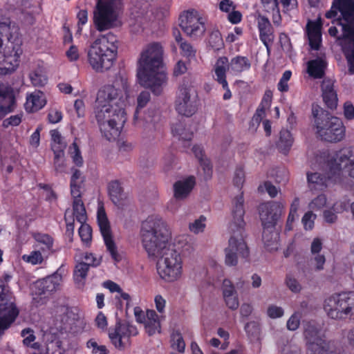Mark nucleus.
<instances>
[{
  "label": "nucleus",
  "mask_w": 354,
  "mask_h": 354,
  "mask_svg": "<svg viewBox=\"0 0 354 354\" xmlns=\"http://www.w3.org/2000/svg\"><path fill=\"white\" fill-rule=\"evenodd\" d=\"M322 24L317 21H309L307 24V35H322Z\"/></svg>",
  "instance_id": "obj_57"
},
{
  "label": "nucleus",
  "mask_w": 354,
  "mask_h": 354,
  "mask_svg": "<svg viewBox=\"0 0 354 354\" xmlns=\"http://www.w3.org/2000/svg\"><path fill=\"white\" fill-rule=\"evenodd\" d=\"M192 151L196 158L198 160L199 164L204 172L205 179L209 180L212 175V165L209 159L205 157L204 150L201 145H194L192 147Z\"/></svg>",
  "instance_id": "obj_27"
},
{
  "label": "nucleus",
  "mask_w": 354,
  "mask_h": 354,
  "mask_svg": "<svg viewBox=\"0 0 354 354\" xmlns=\"http://www.w3.org/2000/svg\"><path fill=\"white\" fill-rule=\"evenodd\" d=\"M245 180V174L242 167H238L236 169L233 178L234 185L239 189H241Z\"/></svg>",
  "instance_id": "obj_56"
},
{
  "label": "nucleus",
  "mask_w": 354,
  "mask_h": 354,
  "mask_svg": "<svg viewBox=\"0 0 354 354\" xmlns=\"http://www.w3.org/2000/svg\"><path fill=\"white\" fill-rule=\"evenodd\" d=\"M16 105L15 97L12 88L0 84V120L7 114L14 111Z\"/></svg>",
  "instance_id": "obj_22"
},
{
  "label": "nucleus",
  "mask_w": 354,
  "mask_h": 354,
  "mask_svg": "<svg viewBox=\"0 0 354 354\" xmlns=\"http://www.w3.org/2000/svg\"><path fill=\"white\" fill-rule=\"evenodd\" d=\"M317 136L328 142H338L345 137L346 129L341 119L320 106L313 108Z\"/></svg>",
  "instance_id": "obj_6"
},
{
  "label": "nucleus",
  "mask_w": 354,
  "mask_h": 354,
  "mask_svg": "<svg viewBox=\"0 0 354 354\" xmlns=\"http://www.w3.org/2000/svg\"><path fill=\"white\" fill-rule=\"evenodd\" d=\"M284 207L282 203L277 201L261 204L259 206V216L263 227L262 239L268 250H277L278 248L279 234L274 230Z\"/></svg>",
  "instance_id": "obj_7"
},
{
  "label": "nucleus",
  "mask_w": 354,
  "mask_h": 354,
  "mask_svg": "<svg viewBox=\"0 0 354 354\" xmlns=\"http://www.w3.org/2000/svg\"><path fill=\"white\" fill-rule=\"evenodd\" d=\"M23 114H17L11 115L3 121L2 126L4 128H8L10 126L17 127L20 124L22 120Z\"/></svg>",
  "instance_id": "obj_55"
},
{
  "label": "nucleus",
  "mask_w": 354,
  "mask_h": 354,
  "mask_svg": "<svg viewBox=\"0 0 354 354\" xmlns=\"http://www.w3.org/2000/svg\"><path fill=\"white\" fill-rule=\"evenodd\" d=\"M207 46L214 51H218L224 47L222 35L218 30H212L207 39Z\"/></svg>",
  "instance_id": "obj_36"
},
{
  "label": "nucleus",
  "mask_w": 354,
  "mask_h": 354,
  "mask_svg": "<svg viewBox=\"0 0 354 354\" xmlns=\"http://www.w3.org/2000/svg\"><path fill=\"white\" fill-rule=\"evenodd\" d=\"M145 327L146 333L149 336L154 335L156 333H160L161 331V325L160 319L146 320Z\"/></svg>",
  "instance_id": "obj_49"
},
{
  "label": "nucleus",
  "mask_w": 354,
  "mask_h": 354,
  "mask_svg": "<svg viewBox=\"0 0 354 354\" xmlns=\"http://www.w3.org/2000/svg\"><path fill=\"white\" fill-rule=\"evenodd\" d=\"M86 348L91 354H109V351L105 345L99 344L95 338H91L86 342Z\"/></svg>",
  "instance_id": "obj_41"
},
{
  "label": "nucleus",
  "mask_w": 354,
  "mask_h": 354,
  "mask_svg": "<svg viewBox=\"0 0 354 354\" xmlns=\"http://www.w3.org/2000/svg\"><path fill=\"white\" fill-rule=\"evenodd\" d=\"M171 131L174 136H178L180 140L189 143L193 138V132L187 129L181 122L173 124Z\"/></svg>",
  "instance_id": "obj_35"
},
{
  "label": "nucleus",
  "mask_w": 354,
  "mask_h": 354,
  "mask_svg": "<svg viewBox=\"0 0 354 354\" xmlns=\"http://www.w3.org/2000/svg\"><path fill=\"white\" fill-rule=\"evenodd\" d=\"M117 2L118 0H99L94 19L98 30L102 31L109 28L115 20Z\"/></svg>",
  "instance_id": "obj_15"
},
{
  "label": "nucleus",
  "mask_w": 354,
  "mask_h": 354,
  "mask_svg": "<svg viewBox=\"0 0 354 354\" xmlns=\"http://www.w3.org/2000/svg\"><path fill=\"white\" fill-rule=\"evenodd\" d=\"M19 310L15 304L12 292L0 279V337L18 317Z\"/></svg>",
  "instance_id": "obj_10"
},
{
  "label": "nucleus",
  "mask_w": 354,
  "mask_h": 354,
  "mask_svg": "<svg viewBox=\"0 0 354 354\" xmlns=\"http://www.w3.org/2000/svg\"><path fill=\"white\" fill-rule=\"evenodd\" d=\"M30 81L35 86H44L48 81L47 77L41 71H34L29 75Z\"/></svg>",
  "instance_id": "obj_46"
},
{
  "label": "nucleus",
  "mask_w": 354,
  "mask_h": 354,
  "mask_svg": "<svg viewBox=\"0 0 354 354\" xmlns=\"http://www.w3.org/2000/svg\"><path fill=\"white\" fill-rule=\"evenodd\" d=\"M324 310L335 320H354V291L336 292L324 299Z\"/></svg>",
  "instance_id": "obj_8"
},
{
  "label": "nucleus",
  "mask_w": 354,
  "mask_h": 354,
  "mask_svg": "<svg viewBox=\"0 0 354 354\" xmlns=\"http://www.w3.org/2000/svg\"><path fill=\"white\" fill-rule=\"evenodd\" d=\"M128 87L127 75L120 71L113 84L105 85L97 92L95 118L102 134L109 141L120 136L127 120L124 106Z\"/></svg>",
  "instance_id": "obj_2"
},
{
  "label": "nucleus",
  "mask_w": 354,
  "mask_h": 354,
  "mask_svg": "<svg viewBox=\"0 0 354 354\" xmlns=\"http://www.w3.org/2000/svg\"><path fill=\"white\" fill-rule=\"evenodd\" d=\"M236 294H237L236 291L231 281L227 279H224L223 282V297H227Z\"/></svg>",
  "instance_id": "obj_60"
},
{
  "label": "nucleus",
  "mask_w": 354,
  "mask_h": 354,
  "mask_svg": "<svg viewBox=\"0 0 354 354\" xmlns=\"http://www.w3.org/2000/svg\"><path fill=\"white\" fill-rule=\"evenodd\" d=\"M163 50L159 43L150 44L141 53L138 62L139 84L149 88L156 95L162 92V85L167 80L166 73L160 71L162 64Z\"/></svg>",
  "instance_id": "obj_3"
},
{
  "label": "nucleus",
  "mask_w": 354,
  "mask_h": 354,
  "mask_svg": "<svg viewBox=\"0 0 354 354\" xmlns=\"http://www.w3.org/2000/svg\"><path fill=\"white\" fill-rule=\"evenodd\" d=\"M322 96L325 105L330 109L337 108L338 97L337 91L334 88V82L330 79H325L321 84Z\"/></svg>",
  "instance_id": "obj_23"
},
{
  "label": "nucleus",
  "mask_w": 354,
  "mask_h": 354,
  "mask_svg": "<svg viewBox=\"0 0 354 354\" xmlns=\"http://www.w3.org/2000/svg\"><path fill=\"white\" fill-rule=\"evenodd\" d=\"M89 268L87 264L79 262L76 264L73 271V279L75 283L84 286L87 277Z\"/></svg>",
  "instance_id": "obj_37"
},
{
  "label": "nucleus",
  "mask_w": 354,
  "mask_h": 354,
  "mask_svg": "<svg viewBox=\"0 0 354 354\" xmlns=\"http://www.w3.org/2000/svg\"><path fill=\"white\" fill-rule=\"evenodd\" d=\"M43 253L40 250H35L29 255H24L23 259L32 265L41 264L44 261Z\"/></svg>",
  "instance_id": "obj_48"
},
{
  "label": "nucleus",
  "mask_w": 354,
  "mask_h": 354,
  "mask_svg": "<svg viewBox=\"0 0 354 354\" xmlns=\"http://www.w3.org/2000/svg\"><path fill=\"white\" fill-rule=\"evenodd\" d=\"M344 115L348 120L354 118V106L352 102L347 101L344 103Z\"/></svg>",
  "instance_id": "obj_64"
},
{
  "label": "nucleus",
  "mask_w": 354,
  "mask_h": 354,
  "mask_svg": "<svg viewBox=\"0 0 354 354\" xmlns=\"http://www.w3.org/2000/svg\"><path fill=\"white\" fill-rule=\"evenodd\" d=\"M97 220L107 250L115 262L120 261L121 257L118 252L117 247L112 238L110 223L103 207L97 209Z\"/></svg>",
  "instance_id": "obj_16"
},
{
  "label": "nucleus",
  "mask_w": 354,
  "mask_h": 354,
  "mask_svg": "<svg viewBox=\"0 0 354 354\" xmlns=\"http://www.w3.org/2000/svg\"><path fill=\"white\" fill-rule=\"evenodd\" d=\"M195 183V178L192 176L183 180L176 182L174 185V197L176 199L186 198L194 188Z\"/></svg>",
  "instance_id": "obj_25"
},
{
  "label": "nucleus",
  "mask_w": 354,
  "mask_h": 354,
  "mask_svg": "<svg viewBox=\"0 0 354 354\" xmlns=\"http://www.w3.org/2000/svg\"><path fill=\"white\" fill-rule=\"evenodd\" d=\"M137 327L127 321L118 319L115 324L109 328L108 335L115 348L124 351L131 344V338L138 335Z\"/></svg>",
  "instance_id": "obj_12"
},
{
  "label": "nucleus",
  "mask_w": 354,
  "mask_h": 354,
  "mask_svg": "<svg viewBox=\"0 0 354 354\" xmlns=\"http://www.w3.org/2000/svg\"><path fill=\"white\" fill-rule=\"evenodd\" d=\"M243 193L236 196L232 202V221L230 225L232 234L229 239L228 247L225 248V262L227 266H236L238 257L247 259L249 257V248L244 240L245 223Z\"/></svg>",
  "instance_id": "obj_4"
},
{
  "label": "nucleus",
  "mask_w": 354,
  "mask_h": 354,
  "mask_svg": "<svg viewBox=\"0 0 354 354\" xmlns=\"http://www.w3.org/2000/svg\"><path fill=\"white\" fill-rule=\"evenodd\" d=\"M34 238L37 241L36 248L42 252L44 256H48L53 252V239L50 235L38 233Z\"/></svg>",
  "instance_id": "obj_31"
},
{
  "label": "nucleus",
  "mask_w": 354,
  "mask_h": 354,
  "mask_svg": "<svg viewBox=\"0 0 354 354\" xmlns=\"http://www.w3.org/2000/svg\"><path fill=\"white\" fill-rule=\"evenodd\" d=\"M205 221L206 218L204 216H201L199 218L196 219L194 222L189 224V230L194 234L203 232L205 227Z\"/></svg>",
  "instance_id": "obj_52"
},
{
  "label": "nucleus",
  "mask_w": 354,
  "mask_h": 354,
  "mask_svg": "<svg viewBox=\"0 0 354 354\" xmlns=\"http://www.w3.org/2000/svg\"><path fill=\"white\" fill-rule=\"evenodd\" d=\"M315 217V215L313 214L312 212L309 211L305 213L302 218V223L304 227L306 230H312L314 227V220L313 218Z\"/></svg>",
  "instance_id": "obj_62"
},
{
  "label": "nucleus",
  "mask_w": 354,
  "mask_h": 354,
  "mask_svg": "<svg viewBox=\"0 0 354 354\" xmlns=\"http://www.w3.org/2000/svg\"><path fill=\"white\" fill-rule=\"evenodd\" d=\"M54 153V168L57 174L65 172L66 165L64 160V152H53Z\"/></svg>",
  "instance_id": "obj_45"
},
{
  "label": "nucleus",
  "mask_w": 354,
  "mask_h": 354,
  "mask_svg": "<svg viewBox=\"0 0 354 354\" xmlns=\"http://www.w3.org/2000/svg\"><path fill=\"white\" fill-rule=\"evenodd\" d=\"M326 196L319 194L309 203V208L313 210L320 209L326 205Z\"/></svg>",
  "instance_id": "obj_53"
},
{
  "label": "nucleus",
  "mask_w": 354,
  "mask_h": 354,
  "mask_svg": "<svg viewBox=\"0 0 354 354\" xmlns=\"http://www.w3.org/2000/svg\"><path fill=\"white\" fill-rule=\"evenodd\" d=\"M304 335L308 354H337L331 341L326 339L315 321L310 320L304 324Z\"/></svg>",
  "instance_id": "obj_9"
},
{
  "label": "nucleus",
  "mask_w": 354,
  "mask_h": 354,
  "mask_svg": "<svg viewBox=\"0 0 354 354\" xmlns=\"http://www.w3.org/2000/svg\"><path fill=\"white\" fill-rule=\"evenodd\" d=\"M79 234L82 242L88 245L91 241L92 239V230L88 225L82 224L79 228Z\"/></svg>",
  "instance_id": "obj_51"
},
{
  "label": "nucleus",
  "mask_w": 354,
  "mask_h": 354,
  "mask_svg": "<svg viewBox=\"0 0 354 354\" xmlns=\"http://www.w3.org/2000/svg\"><path fill=\"white\" fill-rule=\"evenodd\" d=\"M268 316L272 319L281 317L284 314V310L281 307L270 305L267 309Z\"/></svg>",
  "instance_id": "obj_59"
},
{
  "label": "nucleus",
  "mask_w": 354,
  "mask_h": 354,
  "mask_svg": "<svg viewBox=\"0 0 354 354\" xmlns=\"http://www.w3.org/2000/svg\"><path fill=\"white\" fill-rule=\"evenodd\" d=\"M61 268L53 274L37 281L35 283V293L42 295L57 290L62 279V274L59 272Z\"/></svg>",
  "instance_id": "obj_17"
},
{
  "label": "nucleus",
  "mask_w": 354,
  "mask_h": 354,
  "mask_svg": "<svg viewBox=\"0 0 354 354\" xmlns=\"http://www.w3.org/2000/svg\"><path fill=\"white\" fill-rule=\"evenodd\" d=\"M330 171L333 174H339L343 171L354 180V147H348L340 149L336 153V158L328 160Z\"/></svg>",
  "instance_id": "obj_13"
},
{
  "label": "nucleus",
  "mask_w": 354,
  "mask_h": 354,
  "mask_svg": "<svg viewBox=\"0 0 354 354\" xmlns=\"http://www.w3.org/2000/svg\"><path fill=\"white\" fill-rule=\"evenodd\" d=\"M73 174L71 178V194H79L81 189V184L83 183L84 180L82 178V173L77 169H72Z\"/></svg>",
  "instance_id": "obj_38"
},
{
  "label": "nucleus",
  "mask_w": 354,
  "mask_h": 354,
  "mask_svg": "<svg viewBox=\"0 0 354 354\" xmlns=\"http://www.w3.org/2000/svg\"><path fill=\"white\" fill-rule=\"evenodd\" d=\"M51 137V149L53 152H64L66 147V142L57 129H53L50 131Z\"/></svg>",
  "instance_id": "obj_34"
},
{
  "label": "nucleus",
  "mask_w": 354,
  "mask_h": 354,
  "mask_svg": "<svg viewBox=\"0 0 354 354\" xmlns=\"http://www.w3.org/2000/svg\"><path fill=\"white\" fill-rule=\"evenodd\" d=\"M199 99L194 86L184 81L178 87L175 100L177 113L185 117H191L198 110Z\"/></svg>",
  "instance_id": "obj_11"
},
{
  "label": "nucleus",
  "mask_w": 354,
  "mask_h": 354,
  "mask_svg": "<svg viewBox=\"0 0 354 354\" xmlns=\"http://www.w3.org/2000/svg\"><path fill=\"white\" fill-rule=\"evenodd\" d=\"M73 198V216L81 224L85 223L87 220L86 212L84 204L82 200L81 193L77 194H71Z\"/></svg>",
  "instance_id": "obj_29"
},
{
  "label": "nucleus",
  "mask_w": 354,
  "mask_h": 354,
  "mask_svg": "<svg viewBox=\"0 0 354 354\" xmlns=\"http://www.w3.org/2000/svg\"><path fill=\"white\" fill-rule=\"evenodd\" d=\"M339 12L346 22L342 25L344 32L354 35V0H337Z\"/></svg>",
  "instance_id": "obj_21"
},
{
  "label": "nucleus",
  "mask_w": 354,
  "mask_h": 354,
  "mask_svg": "<svg viewBox=\"0 0 354 354\" xmlns=\"http://www.w3.org/2000/svg\"><path fill=\"white\" fill-rule=\"evenodd\" d=\"M68 152L73 159V162L77 167H82L83 165V158L80 149L75 141L69 147Z\"/></svg>",
  "instance_id": "obj_42"
},
{
  "label": "nucleus",
  "mask_w": 354,
  "mask_h": 354,
  "mask_svg": "<svg viewBox=\"0 0 354 354\" xmlns=\"http://www.w3.org/2000/svg\"><path fill=\"white\" fill-rule=\"evenodd\" d=\"M46 104L44 93L36 90L27 95L25 109L28 112L34 113L41 109Z\"/></svg>",
  "instance_id": "obj_24"
},
{
  "label": "nucleus",
  "mask_w": 354,
  "mask_h": 354,
  "mask_svg": "<svg viewBox=\"0 0 354 354\" xmlns=\"http://www.w3.org/2000/svg\"><path fill=\"white\" fill-rule=\"evenodd\" d=\"M326 166L328 168L327 176L317 172L307 174L308 183L310 189L322 191L326 188L328 180L336 183L339 180V174L333 175L330 171L328 160Z\"/></svg>",
  "instance_id": "obj_18"
},
{
  "label": "nucleus",
  "mask_w": 354,
  "mask_h": 354,
  "mask_svg": "<svg viewBox=\"0 0 354 354\" xmlns=\"http://www.w3.org/2000/svg\"><path fill=\"white\" fill-rule=\"evenodd\" d=\"M300 325V317L298 313L292 314L287 322V328L290 330H297Z\"/></svg>",
  "instance_id": "obj_61"
},
{
  "label": "nucleus",
  "mask_w": 354,
  "mask_h": 354,
  "mask_svg": "<svg viewBox=\"0 0 354 354\" xmlns=\"http://www.w3.org/2000/svg\"><path fill=\"white\" fill-rule=\"evenodd\" d=\"M286 283L288 288L293 292H299L301 289V286L297 280L290 274L286 275Z\"/></svg>",
  "instance_id": "obj_58"
},
{
  "label": "nucleus",
  "mask_w": 354,
  "mask_h": 354,
  "mask_svg": "<svg viewBox=\"0 0 354 354\" xmlns=\"http://www.w3.org/2000/svg\"><path fill=\"white\" fill-rule=\"evenodd\" d=\"M309 45L313 50H318L321 46L322 35H308Z\"/></svg>",
  "instance_id": "obj_63"
},
{
  "label": "nucleus",
  "mask_w": 354,
  "mask_h": 354,
  "mask_svg": "<svg viewBox=\"0 0 354 354\" xmlns=\"http://www.w3.org/2000/svg\"><path fill=\"white\" fill-rule=\"evenodd\" d=\"M145 120L149 125L151 124L154 129L161 120V115L158 109H149L145 116Z\"/></svg>",
  "instance_id": "obj_44"
},
{
  "label": "nucleus",
  "mask_w": 354,
  "mask_h": 354,
  "mask_svg": "<svg viewBox=\"0 0 354 354\" xmlns=\"http://www.w3.org/2000/svg\"><path fill=\"white\" fill-rule=\"evenodd\" d=\"M227 68L234 74H240L243 71H248L251 67V62L245 56L236 55L232 57L230 62L226 64Z\"/></svg>",
  "instance_id": "obj_26"
},
{
  "label": "nucleus",
  "mask_w": 354,
  "mask_h": 354,
  "mask_svg": "<svg viewBox=\"0 0 354 354\" xmlns=\"http://www.w3.org/2000/svg\"><path fill=\"white\" fill-rule=\"evenodd\" d=\"M293 144V138L290 131L281 129L279 133V139L277 142V147L283 154H287Z\"/></svg>",
  "instance_id": "obj_32"
},
{
  "label": "nucleus",
  "mask_w": 354,
  "mask_h": 354,
  "mask_svg": "<svg viewBox=\"0 0 354 354\" xmlns=\"http://www.w3.org/2000/svg\"><path fill=\"white\" fill-rule=\"evenodd\" d=\"M228 63V58L223 56L220 57L217 60L214 66V80L222 86L225 93L223 96L224 100H228L232 97V92L230 89L227 79L226 73L227 68L226 64Z\"/></svg>",
  "instance_id": "obj_19"
},
{
  "label": "nucleus",
  "mask_w": 354,
  "mask_h": 354,
  "mask_svg": "<svg viewBox=\"0 0 354 354\" xmlns=\"http://www.w3.org/2000/svg\"><path fill=\"white\" fill-rule=\"evenodd\" d=\"M257 28L259 39L266 48L267 52L270 53V46L274 40V28L270 20L265 16L257 17Z\"/></svg>",
  "instance_id": "obj_20"
},
{
  "label": "nucleus",
  "mask_w": 354,
  "mask_h": 354,
  "mask_svg": "<svg viewBox=\"0 0 354 354\" xmlns=\"http://www.w3.org/2000/svg\"><path fill=\"white\" fill-rule=\"evenodd\" d=\"M21 335L24 337L23 344L26 346H30L32 348L37 349L39 347V344L37 342L32 343L36 337L34 335V332L30 328H24L21 330Z\"/></svg>",
  "instance_id": "obj_40"
},
{
  "label": "nucleus",
  "mask_w": 354,
  "mask_h": 354,
  "mask_svg": "<svg viewBox=\"0 0 354 354\" xmlns=\"http://www.w3.org/2000/svg\"><path fill=\"white\" fill-rule=\"evenodd\" d=\"M108 191L111 200L115 205H120L126 198L123 187L119 180H112L109 183Z\"/></svg>",
  "instance_id": "obj_30"
},
{
  "label": "nucleus",
  "mask_w": 354,
  "mask_h": 354,
  "mask_svg": "<svg viewBox=\"0 0 354 354\" xmlns=\"http://www.w3.org/2000/svg\"><path fill=\"white\" fill-rule=\"evenodd\" d=\"M179 47L180 53L183 57L188 59H192L196 57V50L190 43L185 41L180 44Z\"/></svg>",
  "instance_id": "obj_47"
},
{
  "label": "nucleus",
  "mask_w": 354,
  "mask_h": 354,
  "mask_svg": "<svg viewBox=\"0 0 354 354\" xmlns=\"http://www.w3.org/2000/svg\"><path fill=\"white\" fill-rule=\"evenodd\" d=\"M326 66L327 63L324 59L317 57L308 62V73L315 79L322 78L325 74Z\"/></svg>",
  "instance_id": "obj_28"
},
{
  "label": "nucleus",
  "mask_w": 354,
  "mask_h": 354,
  "mask_svg": "<svg viewBox=\"0 0 354 354\" xmlns=\"http://www.w3.org/2000/svg\"><path fill=\"white\" fill-rule=\"evenodd\" d=\"M292 76V72L289 70L286 71L282 74L279 82L277 84V89L281 93H286L289 91L288 81Z\"/></svg>",
  "instance_id": "obj_50"
},
{
  "label": "nucleus",
  "mask_w": 354,
  "mask_h": 354,
  "mask_svg": "<svg viewBox=\"0 0 354 354\" xmlns=\"http://www.w3.org/2000/svg\"><path fill=\"white\" fill-rule=\"evenodd\" d=\"M151 98L150 93L148 91H142L137 98V108L134 113L133 120L135 122L138 121L139 109L144 108L149 102Z\"/></svg>",
  "instance_id": "obj_43"
},
{
  "label": "nucleus",
  "mask_w": 354,
  "mask_h": 354,
  "mask_svg": "<svg viewBox=\"0 0 354 354\" xmlns=\"http://www.w3.org/2000/svg\"><path fill=\"white\" fill-rule=\"evenodd\" d=\"M245 330L248 337H256L260 332L259 324L254 321L248 322L245 326Z\"/></svg>",
  "instance_id": "obj_54"
},
{
  "label": "nucleus",
  "mask_w": 354,
  "mask_h": 354,
  "mask_svg": "<svg viewBox=\"0 0 354 354\" xmlns=\"http://www.w3.org/2000/svg\"><path fill=\"white\" fill-rule=\"evenodd\" d=\"M142 245L151 257L160 258L157 272L167 282L178 280L183 273V261L179 252L169 244V233L165 223L158 216H149L142 223Z\"/></svg>",
  "instance_id": "obj_1"
},
{
  "label": "nucleus",
  "mask_w": 354,
  "mask_h": 354,
  "mask_svg": "<svg viewBox=\"0 0 354 354\" xmlns=\"http://www.w3.org/2000/svg\"><path fill=\"white\" fill-rule=\"evenodd\" d=\"M171 347L179 353H184L185 343L181 333L179 330H174L171 334Z\"/></svg>",
  "instance_id": "obj_39"
},
{
  "label": "nucleus",
  "mask_w": 354,
  "mask_h": 354,
  "mask_svg": "<svg viewBox=\"0 0 354 354\" xmlns=\"http://www.w3.org/2000/svg\"><path fill=\"white\" fill-rule=\"evenodd\" d=\"M264 11L272 15V21L274 24H279L281 17L279 8L278 0H261Z\"/></svg>",
  "instance_id": "obj_33"
},
{
  "label": "nucleus",
  "mask_w": 354,
  "mask_h": 354,
  "mask_svg": "<svg viewBox=\"0 0 354 354\" xmlns=\"http://www.w3.org/2000/svg\"><path fill=\"white\" fill-rule=\"evenodd\" d=\"M180 26L192 39L202 37L205 30V19L195 10H189L180 15Z\"/></svg>",
  "instance_id": "obj_14"
},
{
  "label": "nucleus",
  "mask_w": 354,
  "mask_h": 354,
  "mask_svg": "<svg viewBox=\"0 0 354 354\" xmlns=\"http://www.w3.org/2000/svg\"><path fill=\"white\" fill-rule=\"evenodd\" d=\"M116 36L109 32L96 39L87 50L88 63L96 73L108 71L113 66L118 54Z\"/></svg>",
  "instance_id": "obj_5"
}]
</instances>
